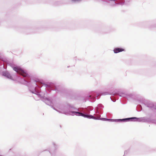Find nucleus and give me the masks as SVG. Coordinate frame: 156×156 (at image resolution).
Returning <instances> with one entry per match:
<instances>
[{
    "mask_svg": "<svg viewBox=\"0 0 156 156\" xmlns=\"http://www.w3.org/2000/svg\"><path fill=\"white\" fill-rule=\"evenodd\" d=\"M103 120H104L105 121H113L115 120V121L117 122H120V121H124V120H132V121H139L140 120V119L139 118H137L135 117H132V118H126V119H116V120H113V119H107L106 118H102Z\"/></svg>",
    "mask_w": 156,
    "mask_h": 156,
    "instance_id": "1",
    "label": "nucleus"
},
{
    "mask_svg": "<svg viewBox=\"0 0 156 156\" xmlns=\"http://www.w3.org/2000/svg\"><path fill=\"white\" fill-rule=\"evenodd\" d=\"M124 51V49L122 48H116L114 50L115 53H117L120 52H122Z\"/></svg>",
    "mask_w": 156,
    "mask_h": 156,
    "instance_id": "4",
    "label": "nucleus"
},
{
    "mask_svg": "<svg viewBox=\"0 0 156 156\" xmlns=\"http://www.w3.org/2000/svg\"><path fill=\"white\" fill-rule=\"evenodd\" d=\"M2 75L3 76H6L9 78H11V76L10 74L7 72H4L2 73Z\"/></svg>",
    "mask_w": 156,
    "mask_h": 156,
    "instance_id": "5",
    "label": "nucleus"
},
{
    "mask_svg": "<svg viewBox=\"0 0 156 156\" xmlns=\"http://www.w3.org/2000/svg\"><path fill=\"white\" fill-rule=\"evenodd\" d=\"M75 113H76V115H80L81 116H83L84 117H88V118L89 117V118H93V116H92V115L89 116L88 115H85L84 114H83V113H82L80 112H75Z\"/></svg>",
    "mask_w": 156,
    "mask_h": 156,
    "instance_id": "3",
    "label": "nucleus"
},
{
    "mask_svg": "<svg viewBox=\"0 0 156 156\" xmlns=\"http://www.w3.org/2000/svg\"><path fill=\"white\" fill-rule=\"evenodd\" d=\"M13 69L24 77H26L28 75L26 72L19 67H14Z\"/></svg>",
    "mask_w": 156,
    "mask_h": 156,
    "instance_id": "2",
    "label": "nucleus"
}]
</instances>
